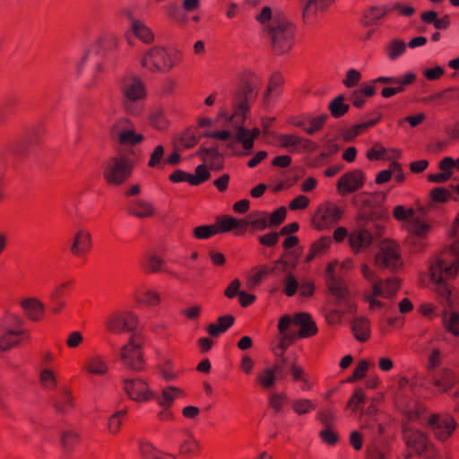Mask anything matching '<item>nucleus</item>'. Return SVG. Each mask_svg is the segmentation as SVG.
<instances>
[{"label":"nucleus","mask_w":459,"mask_h":459,"mask_svg":"<svg viewBox=\"0 0 459 459\" xmlns=\"http://www.w3.org/2000/svg\"><path fill=\"white\" fill-rule=\"evenodd\" d=\"M329 292L336 299L338 303L344 302L349 311L354 309V305L350 301V290L342 277H331L325 281Z\"/></svg>","instance_id":"20"},{"label":"nucleus","mask_w":459,"mask_h":459,"mask_svg":"<svg viewBox=\"0 0 459 459\" xmlns=\"http://www.w3.org/2000/svg\"><path fill=\"white\" fill-rule=\"evenodd\" d=\"M139 451L143 459H162L161 452L147 440L139 441Z\"/></svg>","instance_id":"53"},{"label":"nucleus","mask_w":459,"mask_h":459,"mask_svg":"<svg viewBox=\"0 0 459 459\" xmlns=\"http://www.w3.org/2000/svg\"><path fill=\"white\" fill-rule=\"evenodd\" d=\"M43 131L44 129L41 125L31 127L24 136L22 143L26 144L27 146L37 144L40 140Z\"/></svg>","instance_id":"63"},{"label":"nucleus","mask_w":459,"mask_h":459,"mask_svg":"<svg viewBox=\"0 0 459 459\" xmlns=\"http://www.w3.org/2000/svg\"><path fill=\"white\" fill-rule=\"evenodd\" d=\"M184 392L176 386H167L162 389L161 394L156 398L157 403L163 409H169L172 406L175 399L182 396Z\"/></svg>","instance_id":"35"},{"label":"nucleus","mask_w":459,"mask_h":459,"mask_svg":"<svg viewBox=\"0 0 459 459\" xmlns=\"http://www.w3.org/2000/svg\"><path fill=\"white\" fill-rule=\"evenodd\" d=\"M214 225L217 234L229 232L234 229H238L241 231H246L247 229V223L243 219H236L232 216H223L217 220Z\"/></svg>","instance_id":"28"},{"label":"nucleus","mask_w":459,"mask_h":459,"mask_svg":"<svg viewBox=\"0 0 459 459\" xmlns=\"http://www.w3.org/2000/svg\"><path fill=\"white\" fill-rule=\"evenodd\" d=\"M445 329L455 336H459V314L455 311L443 315Z\"/></svg>","instance_id":"45"},{"label":"nucleus","mask_w":459,"mask_h":459,"mask_svg":"<svg viewBox=\"0 0 459 459\" xmlns=\"http://www.w3.org/2000/svg\"><path fill=\"white\" fill-rule=\"evenodd\" d=\"M283 84V78L281 74L274 73L269 79L268 86L264 93V99H268L272 94H278Z\"/></svg>","instance_id":"61"},{"label":"nucleus","mask_w":459,"mask_h":459,"mask_svg":"<svg viewBox=\"0 0 459 459\" xmlns=\"http://www.w3.org/2000/svg\"><path fill=\"white\" fill-rule=\"evenodd\" d=\"M403 439L407 446L413 449L417 455H421L431 444L423 432L409 428L403 430Z\"/></svg>","instance_id":"22"},{"label":"nucleus","mask_w":459,"mask_h":459,"mask_svg":"<svg viewBox=\"0 0 459 459\" xmlns=\"http://www.w3.org/2000/svg\"><path fill=\"white\" fill-rule=\"evenodd\" d=\"M276 375L273 368H265L257 375L256 381L263 388L268 389L274 385Z\"/></svg>","instance_id":"54"},{"label":"nucleus","mask_w":459,"mask_h":459,"mask_svg":"<svg viewBox=\"0 0 459 459\" xmlns=\"http://www.w3.org/2000/svg\"><path fill=\"white\" fill-rule=\"evenodd\" d=\"M164 264V260L152 252L146 253L141 261V268L146 273H157L165 271Z\"/></svg>","instance_id":"30"},{"label":"nucleus","mask_w":459,"mask_h":459,"mask_svg":"<svg viewBox=\"0 0 459 459\" xmlns=\"http://www.w3.org/2000/svg\"><path fill=\"white\" fill-rule=\"evenodd\" d=\"M22 335L5 330L0 336V351H5L17 345Z\"/></svg>","instance_id":"49"},{"label":"nucleus","mask_w":459,"mask_h":459,"mask_svg":"<svg viewBox=\"0 0 459 459\" xmlns=\"http://www.w3.org/2000/svg\"><path fill=\"white\" fill-rule=\"evenodd\" d=\"M291 408L297 415L300 416L315 411L316 405L309 399L299 398L292 401Z\"/></svg>","instance_id":"47"},{"label":"nucleus","mask_w":459,"mask_h":459,"mask_svg":"<svg viewBox=\"0 0 459 459\" xmlns=\"http://www.w3.org/2000/svg\"><path fill=\"white\" fill-rule=\"evenodd\" d=\"M110 138L120 145L134 146L143 142V134L135 131L134 124L127 117H119L111 126Z\"/></svg>","instance_id":"9"},{"label":"nucleus","mask_w":459,"mask_h":459,"mask_svg":"<svg viewBox=\"0 0 459 459\" xmlns=\"http://www.w3.org/2000/svg\"><path fill=\"white\" fill-rule=\"evenodd\" d=\"M368 116L371 117L369 120L356 124L344 132L343 138L346 141L353 140L368 128L376 126L382 119V114L377 109L368 113Z\"/></svg>","instance_id":"24"},{"label":"nucleus","mask_w":459,"mask_h":459,"mask_svg":"<svg viewBox=\"0 0 459 459\" xmlns=\"http://www.w3.org/2000/svg\"><path fill=\"white\" fill-rule=\"evenodd\" d=\"M327 118V114H322L320 116L309 118L308 126H306L305 133L308 135H313L319 132L324 127Z\"/></svg>","instance_id":"58"},{"label":"nucleus","mask_w":459,"mask_h":459,"mask_svg":"<svg viewBox=\"0 0 459 459\" xmlns=\"http://www.w3.org/2000/svg\"><path fill=\"white\" fill-rule=\"evenodd\" d=\"M258 77L250 74L236 91L233 100V112L228 117L229 131L244 127L247 113L249 110L248 102L253 101L257 95Z\"/></svg>","instance_id":"2"},{"label":"nucleus","mask_w":459,"mask_h":459,"mask_svg":"<svg viewBox=\"0 0 459 459\" xmlns=\"http://www.w3.org/2000/svg\"><path fill=\"white\" fill-rule=\"evenodd\" d=\"M79 443V436L77 433L67 430L62 433L61 444L65 453H70Z\"/></svg>","instance_id":"56"},{"label":"nucleus","mask_w":459,"mask_h":459,"mask_svg":"<svg viewBox=\"0 0 459 459\" xmlns=\"http://www.w3.org/2000/svg\"><path fill=\"white\" fill-rule=\"evenodd\" d=\"M53 404L56 411L60 413H68L74 407V397L71 391L67 388H62L53 400Z\"/></svg>","instance_id":"29"},{"label":"nucleus","mask_w":459,"mask_h":459,"mask_svg":"<svg viewBox=\"0 0 459 459\" xmlns=\"http://www.w3.org/2000/svg\"><path fill=\"white\" fill-rule=\"evenodd\" d=\"M117 48V39L113 34L101 35L97 41L91 47L90 50L84 55L82 62L91 55L99 56L103 59V62H98L95 66L97 73H101L105 65L113 66L115 64L116 56L114 52Z\"/></svg>","instance_id":"8"},{"label":"nucleus","mask_w":459,"mask_h":459,"mask_svg":"<svg viewBox=\"0 0 459 459\" xmlns=\"http://www.w3.org/2000/svg\"><path fill=\"white\" fill-rule=\"evenodd\" d=\"M151 169H162L165 166V150L161 144L157 145L150 155L147 163Z\"/></svg>","instance_id":"43"},{"label":"nucleus","mask_w":459,"mask_h":459,"mask_svg":"<svg viewBox=\"0 0 459 459\" xmlns=\"http://www.w3.org/2000/svg\"><path fill=\"white\" fill-rule=\"evenodd\" d=\"M126 16L131 22V30L134 35L145 44H151L154 40V34L152 30L143 22L134 19L130 11H126Z\"/></svg>","instance_id":"26"},{"label":"nucleus","mask_w":459,"mask_h":459,"mask_svg":"<svg viewBox=\"0 0 459 459\" xmlns=\"http://www.w3.org/2000/svg\"><path fill=\"white\" fill-rule=\"evenodd\" d=\"M428 423L435 436L440 441L447 440L457 427L455 418L449 413H433Z\"/></svg>","instance_id":"13"},{"label":"nucleus","mask_w":459,"mask_h":459,"mask_svg":"<svg viewBox=\"0 0 459 459\" xmlns=\"http://www.w3.org/2000/svg\"><path fill=\"white\" fill-rule=\"evenodd\" d=\"M458 270L459 238L429 261V273L433 290L441 302H446L448 306H451L456 299V292L448 281L457 275Z\"/></svg>","instance_id":"1"},{"label":"nucleus","mask_w":459,"mask_h":459,"mask_svg":"<svg viewBox=\"0 0 459 459\" xmlns=\"http://www.w3.org/2000/svg\"><path fill=\"white\" fill-rule=\"evenodd\" d=\"M343 210L333 203L320 205L312 217V224L317 230H323L337 224L343 216Z\"/></svg>","instance_id":"11"},{"label":"nucleus","mask_w":459,"mask_h":459,"mask_svg":"<svg viewBox=\"0 0 459 459\" xmlns=\"http://www.w3.org/2000/svg\"><path fill=\"white\" fill-rule=\"evenodd\" d=\"M200 450L198 442L193 437L186 438L179 447V453L185 456H192L196 455Z\"/></svg>","instance_id":"62"},{"label":"nucleus","mask_w":459,"mask_h":459,"mask_svg":"<svg viewBox=\"0 0 459 459\" xmlns=\"http://www.w3.org/2000/svg\"><path fill=\"white\" fill-rule=\"evenodd\" d=\"M26 317L33 322L41 320L45 313L44 304L36 298H26L20 302Z\"/></svg>","instance_id":"25"},{"label":"nucleus","mask_w":459,"mask_h":459,"mask_svg":"<svg viewBox=\"0 0 459 459\" xmlns=\"http://www.w3.org/2000/svg\"><path fill=\"white\" fill-rule=\"evenodd\" d=\"M119 91L126 113L134 117L140 116L143 111V100L147 95L143 80L134 74H126L120 79Z\"/></svg>","instance_id":"4"},{"label":"nucleus","mask_w":459,"mask_h":459,"mask_svg":"<svg viewBox=\"0 0 459 459\" xmlns=\"http://www.w3.org/2000/svg\"><path fill=\"white\" fill-rule=\"evenodd\" d=\"M124 390L130 399L136 402H146L154 398L148 385L142 379H125Z\"/></svg>","instance_id":"19"},{"label":"nucleus","mask_w":459,"mask_h":459,"mask_svg":"<svg viewBox=\"0 0 459 459\" xmlns=\"http://www.w3.org/2000/svg\"><path fill=\"white\" fill-rule=\"evenodd\" d=\"M19 102V98L15 95L6 97L0 105V121L4 119V116L11 114Z\"/></svg>","instance_id":"60"},{"label":"nucleus","mask_w":459,"mask_h":459,"mask_svg":"<svg viewBox=\"0 0 459 459\" xmlns=\"http://www.w3.org/2000/svg\"><path fill=\"white\" fill-rule=\"evenodd\" d=\"M217 234L214 224L201 225L193 230V236L196 239H208Z\"/></svg>","instance_id":"64"},{"label":"nucleus","mask_w":459,"mask_h":459,"mask_svg":"<svg viewBox=\"0 0 459 459\" xmlns=\"http://www.w3.org/2000/svg\"><path fill=\"white\" fill-rule=\"evenodd\" d=\"M135 300L140 304L154 307L160 304V297L159 293L153 290H145L136 295Z\"/></svg>","instance_id":"48"},{"label":"nucleus","mask_w":459,"mask_h":459,"mask_svg":"<svg viewBox=\"0 0 459 459\" xmlns=\"http://www.w3.org/2000/svg\"><path fill=\"white\" fill-rule=\"evenodd\" d=\"M210 178L211 174L205 164L198 165L194 175L182 169H177L169 176V179L172 183L188 182L191 186H199Z\"/></svg>","instance_id":"18"},{"label":"nucleus","mask_w":459,"mask_h":459,"mask_svg":"<svg viewBox=\"0 0 459 459\" xmlns=\"http://www.w3.org/2000/svg\"><path fill=\"white\" fill-rule=\"evenodd\" d=\"M366 394L362 387H357L347 403V409L352 412L360 410L365 403Z\"/></svg>","instance_id":"52"},{"label":"nucleus","mask_w":459,"mask_h":459,"mask_svg":"<svg viewBox=\"0 0 459 459\" xmlns=\"http://www.w3.org/2000/svg\"><path fill=\"white\" fill-rule=\"evenodd\" d=\"M386 56L387 57L394 61L399 58L406 50V43L402 39H393L386 46Z\"/></svg>","instance_id":"51"},{"label":"nucleus","mask_w":459,"mask_h":459,"mask_svg":"<svg viewBox=\"0 0 459 459\" xmlns=\"http://www.w3.org/2000/svg\"><path fill=\"white\" fill-rule=\"evenodd\" d=\"M137 316L130 311H117L106 320V327L112 333H129L136 329Z\"/></svg>","instance_id":"14"},{"label":"nucleus","mask_w":459,"mask_h":459,"mask_svg":"<svg viewBox=\"0 0 459 459\" xmlns=\"http://www.w3.org/2000/svg\"><path fill=\"white\" fill-rule=\"evenodd\" d=\"M288 396L283 393H273L269 396L268 403L274 415L282 413L283 407L288 403Z\"/></svg>","instance_id":"44"},{"label":"nucleus","mask_w":459,"mask_h":459,"mask_svg":"<svg viewBox=\"0 0 459 459\" xmlns=\"http://www.w3.org/2000/svg\"><path fill=\"white\" fill-rule=\"evenodd\" d=\"M201 137L228 141L226 143L227 148L230 150L234 149V141L231 137V132L229 130L206 131L197 137L198 140L201 139Z\"/></svg>","instance_id":"46"},{"label":"nucleus","mask_w":459,"mask_h":459,"mask_svg":"<svg viewBox=\"0 0 459 459\" xmlns=\"http://www.w3.org/2000/svg\"><path fill=\"white\" fill-rule=\"evenodd\" d=\"M373 230L368 226H357L351 231L348 244L353 255H357L366 251L373 242Z\"/></svg>","instance_id":"16"},{"label":"nucleus","mask_w":459,"mask_h":459,"mask_svg":"<svg viewBox=\"0 0 459 459\" xmlns=\"http://www.w3.org/2000/svg\"><path fill=\"white\" fill-rule=\"evenodd\" d=\"M247 227L251 226L256 230H264L266 228H270L268 222V213L264 211H257L248 215V220L243 219Z\"/></svg>","instance_id":"37"},{"label":"nucleus","mask_w":459,"mask_h":459,"mask_svg":"<svg viewBox=\"0 0 459 459\" xmlns=\"http://www.w3.org/2000/svg\"><path fill=\"white\" fill-rule=\"evenodd\" d=\"M182 55L175 48L152 47L143 56L141 65L152 73H168L181 62Z\"/></svg>","instance_id":"5"},{"label":"nucleus","mask_w":459,"mask_h":459,"mask_svg":"<svg viewBox=\"0 0 459 459\" xmlns=\"http://www.w3.org/2000/svg\"><path fill=\"white\" fill-rule=\"evenodd\" d=\"M120 357L127 368L141 370L143 367L142 337L133 334L129 342L122 347Z\"/></svg>","instance_id":"12"},{"label":"nucleus","mask_w":459,"mask_h":459,"mask_svg":"<svg viewBox=\"0 0 459 459\" xmlns=\"http://www.w3.org/2000/svg\"><path fill=\"white\" fill-rule=\"evenodd\" d=\"M427 384L431 385L438 394L447 393L459 383V377L446 368L428 373Z\"/></svg>","instance_id":"15"},{"label":"nucleus","mask_w":459,"mask_h":459,"mask_svg":"<svg viewBox=\"0 0 459 459\" xmlns=\"http://www.w3.org/2000/svg\"><path fill=\"white\" fill-rule=\"evenodd\" d=\"M296 338V333L281 334L278 343L272 349L273 355H284Z\"/></svg>","instance_id":"57"},{"label":"nucleus","mask_w":459,"mask_h":459,"mask_svg":"<svg viewBox=\"0 0 459 459\" xmlns=\"http://www.w3.org/2000/svg\"><path fill=\"white\" fill-rule=\"evenodd\" d=\"M392 12L390 5L371 6L366 10L361 18V24L365 27L377 25L379 21Z\"/></svg>","instance_id":"27"},{"label":"nucleus","mask_w":459,"mask_h":459,"mask_svg":"<svg viewBox=\"0 0 459 459\" xmlns=\"http://www.w3.org/2000/svg\"><path fill=\"white\" fill-rule=\"evenodd\" d=\"M351 331L354 338L361 342L368 341L370 337L369 320L364 316H359L351 322Z\"/></svg>","instance_id":"31"},{"label":"nucleus","mask_w":459,"mask_h":459,"mask_svg":"<svg viewBox=\"0 0 459 459\" xmlns=\"http://www.w3.org/2000/svg\"><path fill=\"white\" fill-rule=\"evenodd\" d=\"M234 322L235 318L232 315L221 316L217 318L216 323L208 325L207 333L212 337H218L230 329Z\"/></svg>","instance_id":"34"},{"label":"nucleus","mask_w":459,"mask_h":459,"mask_svg":"<svg viewBox=\"0 0 459 459\" xmlns=\"http://www.w3.org/2000/svg\"><path fill=\"white\" fill-rule=\"evenodd\" d=\"M153 212L154 208L152 204L143 199L131 202L128 207V213L137 218H149Z\"/></svg>","instance_id":"33"},{"label":"nucleus","mask_w":459,"mask_h":459,"mask_svg":"<svg viewBox=\"0 0 459 459\" xmlns=\"http://www.w3.org/2000/svg\"><path fill=\"white\" fill-rule=\"evenodd\" d=\"M127 410L122 409L112 413L107 420V429L110 435L116 436L120 432Z\"/></svg>","instance_id":"36"},{"label":"nucleus","mask_w":459,"mask_h":459,"mask_svg":"<svg viewBox=\"0 0 459 459\" xmlns=\"http://www.w3.org/2000/svg\"><path fill=\"white\" fill-rule=\"evenodd\" d=\"M365 175L360 169L344 173L337 181L336 188L341 195H347L363 187Z\"/></svg>","instance_id":"17"},{"label":"nucleus","mask_w":459,"mask_h":459,"mask_svg":"<svg viewBox=\"0 0 459 459\" xmlns=\"http://www.w3.org/2000/svg\"><path fill=\"white\" fill-rule=\"evenodd\" d=\"M279 143L281 148L290 150L291 152H299V135L293 134H277L272 133Z\"/></svg>","instance_id":"39"},{"label":"nucleus","mask_w":459,"mask_h":459,"mask_svg":"<svg viewBox=\"0 0 459 459\" xmlns=\"http://www.w3.org/2000/svg\"><path fill=\"white\" fill-rule=\"evenodd\" d=\"M334 0H307L303 8V17L313 16L316 11H324L333 3Z\"/></svg>","instance_id":"42"},{"label":"nucleus","mask_w":459,"mask_h":459,"mask_svg":"<svg viewBox=\"0 0 459 459\" xmlns=\"http://www.w3.org/2000/svg\"><path fill=\"white\" fill-rule=\"evenodd\" d=\"M345 97L343 94H339L328 105L330 114L334 118H340L343 117L350 108V106L344 103Z\"/></svg>","instance_id":"41"},{"label":"nucleus","mask_w":459,"mask_h":459,"mask_svg":"<svg viewBox=\"0 0 459 459\" xmlns=\"http://www.w3.org/2000/svg\"><path fill=\"white\" fill-rule=\"evenodd\" d=\"M297 362V357L287 355H274V362L273 368H274L277 377L279 379L285 378L290 371L291 366Z\"/></svg>","instance_id":"32"},{"label":"nucleus","mask_w":459,"mask_h":459,"mask_svg":"<svg viewBox=\"0 0 459 459\" xmlns=\"http://www.w3.org/2000/svg\"><path fill=\"white\" fill-rule=\"evenodd\" d=\"M70 282H63L57 285L49 294L48 309L54 314H59L65 307V296L70 288Z\"/></svg>","instance_id":"23"},{"label":"nucleus","mask_w":459,"mask_h":459,"mask_svg":"<svg viewBox=\"0 0 459 459\" xmlns=\"http://www.w3.org/2000/svg\"><path fill=\"white\" fill-rule=\"evenodd\" d=\"M6 330L12 331L17 334H26V331L23 329L24 321L18 316L8 315L5 317Z\"/></svg>","instance_id":"55"},{"label":"nucleus","mask_w":459,"mask_h":459,"mask_svg":"<svg viewBox=\"0 0 459 459\" xmlns=\"http://www.w3.org/2000/svg\"><path fill=\"white\" fill-rule=\"evenodd\" d=\"M362 206L356 216V226H368L376 230L377 234H381L383 227L377 222L384 216L382 208L377 204L376 194H361Z\"/></svg>","instance_id":"7"},{"label":"nucleus","mask_w":459,"mask_h":459,"mask_svg":"<svg viewBox=\"0 0 459 459\" xmlns=\"http://www.w3.org/2000/svg\"><path fill=\"white\" fill-rule=\"evenodd\" d=\"M375 264L379 269H386L391 272L401 268L403 260L399 245L393 240L384 239L375 255Z\"/></svg>","instance_id":"10"},{"label":"nucleus","mask_w":459,"mask_h":459,"mask_svg":"<svg viewBox=\"0 0 459 459\" xmlns=\"http://www.w3.org/2000/svg\"><path fill=\"white\" fill-rule=\"evenodd\" d=\"M92 241L89 231L85 230H78L74 236L69 250L71 254L78 258L84 257L91 249Z\"/></svg>","instance_id":"21"},{"label":"nucleus","mask_w":459,"mask_h":459,"mask_svg":"<svg viewBox=\"0 0 459 459\" xmlns=\"http://www.w3.org/2000/svg\"><path fill=\"white\" fill-rule=\"evenodd\" d=\"M235 131L236 133L234 134L233 139L237 143H241L244 151H246L242 155L249 154L254 148V136H250L249 129L245 128V126L239 127Z\"/></svg>","instance_id":"40"},{"label":"nucleus","mask_w":459,"mask_h":459,"mask_svg":"<svg viewBox=\"0 0 459 459\" xmlns=\"http://www.w3.org/2000/svg\"><path fill=\"white\" fill-rule=\"evenodd\" d=\"M85 368L90 374L97 376H104L108 370L106 361L99 355L89 358Z\"/></svg>","instance_id":"38"},{"label":"nucleus","mask_w":459,"mask_h":459,"mask_svg":"<svg viewBox=\"0 0 459 459\" xmlns=\"http://www.w3.org/2000/svg\"><path fill=\"white\" fill-rule=\"evenodd\" d=\"M198 142L199 140L193 128L186 129L178 138V143L184 149L193 148Z\"/></svg>","instance_id":"59"},{"label":"nucleus","mask_w":459,"mask_h":459,"mask_svg":"<svg viewBox=\"0 0 459 459\" xmlns=\"http://www.w3.org/2000/svg\"><path fill=\"white\" fill-rule=\"evenodd\" d=\"M134 161L125 156L110 157L103 165V178L108 185L120 186L132 175Z\"/></svg>","instance_id":"6"},{"label":"nucleus","mask_w":459,"mask_h":459,"mask_svg":"<svg viewBox=\"0 0 459 459\" xmlns=\"http://www.w3.org/2000/svg\"><path fill=\"white\" fill-rule=\"evenodd\" d=\"M264 33L269 38L273 51L276 55H283L294 46L297 28L286 17L275 15L270 23L264 26Z\"/></svg>","instance_id":"3"},{"label":"nucleus","mask_w":459,"mask_h":459,"mask_svg":"<svg viewBox=\"0 0 459 459\" xmlns=\"http://www.w3.org/2000/svg\"><path fill=\"white\" fill-rule=\"evenodd\" d=\"M378 282L381 283V291L383 292L382 298H392L400 288L399 279L394 276L387 278L385 281L381 280Z\"/></svg>","instance_id":"50"}]
</instances>
